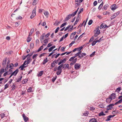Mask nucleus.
<instances>
[{
	"label": "nucleus",
	"instance_id": "052dcab7",
	"mask_svg": "<svg viewBox=\"0 0 122 122\" xmlns=\"http://www.w3.org/2000/svg\"><path fill=\"white\" fill-rule=\"evenodd\" d=\"M64 66H66V68H68L69 67V64H66L64 65H63Z\"/></svg>",
	"mask_w": 122,
	"mask_h": 122
},
{
	"label": "nucleus",
	"instance_id": "39448f33",
	"mask_svg": "<svg viewBox=\"0 0 122 122\" xmlns=\"http://www.w3.org/2000/svg\"><path fill=\"white\" fill-rule=\"evenodd\" d=\"M36 15V9H34L33 10L31 15L30 17V18L31 19L33 18Z\"/></svg>",
	"mask_w": 122,
	"mask_h": 122
},
{
	"label": "nucleus",
	"instance_id": "4be33fe9",
	"mask_svg": "<svg viewBox=\"0 0 122 122\" xmlns=\"http://www.w3.org/2000/svg\"><path fill=\"white\" fill-rule=\"evenodd\" d=\"M56 46H52L51 47L49 48V52H50L53 49L55 48V47Z\"/></svg>",
	"mask_w": 122,
	"mask_h": 122
},
{
	"label": "nucleus",
	"instance_id": "7ed1b4c3",
	"mask_svg": "<svg viewBox=\"0 0 122 122\" xmlns=\"http://www.w3.org/2000/svg\"><path fill=\"white\" fill-rule=\"evenodd\" d=\"M83 0H76L75 1V5L77 7L79 6L81 3L82 1Z\"/></svg>",
	"mask_w": 122,
	"mask_h": 122
},
{
	"label": "nucleus",
	"instance_id": "bf43d9fd",
	"mask_svg": "<svg viewBox=\"0 0 122 122\" xmlns=\"http://www.w3.org/2000/svg\"><path fill=\"white\" fill-rule=\"evenodd\" d=\"M59 27H58L56 28L55 31V33H56L58 32V31L59 30Z\"/></svg>",
	"mask_w": 122,
	"mask_h": 122
},
{
	"label": "nucleus",
	"instance_id": "6e6552de",
	"mask_svg": "<svg viewBox=\"0 0 122 122\" xmlns=\"http://www.w3.org/2000/svg\"><path fill=\"white\" fill-rule=\"evenodd\" d=\"M72 16L70 14H69L66 16V17L65 18V20L64 21H66L68 20L69 19L71 18Z\"/></svg>",
	"mask_w": 122,
	"mask_h": 122
},
{
	"label": "nucleus",
	"instance_id": "6ab92c4d",
	"mask_svg": "<svg viewBox=\"0 0 122 122\" xmlns=\"http://www.w3.org/2000/svg\"><path fill=\"white\" fill-rule=\"evenodd\" d=\"M31 61V59L30 58V57H27V60L26 61L27 62L26 64H29Z\"/></svg>",
	"mask_w": 122,
	"mask_h": 122
},
{
	"label": "nucleus",
	"instance_id": "13d9d810",
	"mask_svg": "<svg viewBox=\"0 0 122 122\" xmlns=\"http://www.w3.org/2000/svg\"><path fill=\"white\" fill-rule=\"evenodd\" d=\"M103 5V2H102V3L99 5L98 8H102Z\"/></svg>",
	"mask_w": 122,
	"mask_h": 122
},
{
	"label": "nucleus",
	"instance_id": "20e7f679",
	"mask_svg": "<svg viewBox=\"0 0 122 122\" xmlns=\"http://www.w3.org/2000/svg\"><path fill=\"white\" fill-rule=\"evenodd\" d=\"M81 67V65L79 63H76L74 65V68L76 70L79 69Z\"/></svg>",
	"mask_w": 122,
	"mask_h": 122
},
{
	"label": "nucleus",
	"instance_id": "4d7b16f0",
	"mask_svg": "<svg viewBox=\"0 0 122 122\" xmlns=\"http://www.w3.org/2000/svg\"><path fill=\"white\" fill-rule=\"evenodd\" d=\"M83 10V8H82L80 10V11H79L78 12V15H79V14Z\"/></svg>",
	"mask_w": 122,
	"mask_h": 122
},
{
	"label": "nucleus",
	"instance_id": "f8f14e48",
	"mask_svg": "<svg viewBox=\"0 0 122 122\" xmlns=\"http://www.w3.org/2000/svg\"><path fill=\"white\" fill-rule=\"evenodd\" d=\"M112 100L114 99L116 97L115 94L114 93L112 94L111 96H109Z\"/></svg>",
	"mask_w": 122,
	"mask_h": 122
},
{
	"label": "nucleus",
	"instance_id": "dca6fc26",
	"mask_svg": "<svg viewBox=\"0 0 122 122\" xmlns=\"http://www.w3.org/2000/svg\"><path fill=\"white\" fill-rule=\"evenodd\" d=\"M64 66L63 64H61L58 66L57 68V70H60L62 71V67Z\"/></svg>",
	"mask_w": 122,
	"mask_h": 122
},
{
	"label": "nucleus",
	"instance_id": "2f4dec72",
	"mask_svg": "<svg viewBox=\"0 0 122 122\" xmlns=\"http://www.w3.org/2000/svg\"><path fill=\"white\" fill-rule=\"evenodd\" d=\"M62 71L60 70H57L56 72V74L57 75H60Z\"/></svg>",
	"mask_w": 122,
	"mask_h": 122
},
{
	"label": "nucleus",
	"instance_id": "774afa93",
	"mask_svg": "<svg viewBox=\"0 0 122 122\" xmlns=\"http://www.w3.org/2000/svg\"><path fill=\"white\" fill-rule=\"evenodd\" d=\"M45 54V53H43L41 54L39 56V57L40 58H41L42 56H44Z\"/></svg>",
	"mask_w": 122,
	"mask_h": 122
},
{
	"label": "nucleus",
	"instance_id": "f03ea898",
	"mask_svg": "<svg viewBox=\"0 0 122 122\" xmlns=\"http://www.w3.org/2000/svg\"><path fill=\"white\" fill-rule=\"evenodd\" d=\"M75 58H74V57H72L69 59V61H72L70 64L71 66H72L74 65L76 61L77 58H76L75 59Z\"/></svg>",
	"mask_w": 122,
	"mask_h": 122
},
{
	"label": "nucleus",
	"instance_id": "a878e982",
	"mask_svg": "<svg viewBox=\"0 0 122 122\" xmlns=\"http://www.w3.org/2000/svg\"><path fill=\"white\" fill-rule=\"evenodd\" d=\"M98 107L100 108H103L104 107V105L103 104H101L98 105Z\"/></svg>",
	"mask_w": 122,
	"mask_h": 122
},
{
	"label": "nucleus",
	"instance_id": "69168bd1",
	"mask_svg": "<svg viewBox=\"0 0 122 122\" xmlns=\"http://www.w3.org/2000/svg\"><path fill=\"white\" fill-rule=\"evenodd\" d=\"M13 53V52L12 51H10L9 53H8V55H11Z\"/></svg>",
	"mask_w": 122,
	"mask_h": 122
},
{
	"label": "nucleus",
	"instance_id": "f3484780",
	"mask_svg": "<svg viewBox=\"0 0 122 122\" xmlns=\"http://www.w3.org/2000/svg\"><path fill=\"white\" fill-rule=\"evenodd\" d=\"M112 100L111 98L110 97H109V96L108 97V98H107L106 99V102L107 103H109L111 102Z\"/></svg>",
	"mask_w": 122,
	"mask_h": 122
},
{
	"label": "nucleus",
	"instance_id": "37998d69",
	"mask_svg": "<svg viewBox=\"0 0 122 122\" xmlns=\"http://www.w3.org/2000/svg\"><path fill=\"white\" fill-rule=\"evenodd\" d=\"M25 63H24V64H23L20 66L19 68H24L26 66H25Z\"/></svg>",
	"mask_w": 122,
	"mask_h": 122
},
{
	"label": "nucleus",
	"instance_id": "1a4fd4ad",
	"mask_svg": "<svg viewBox=\"0 0 122 122\" xmlns=\"http://www.w3.org/2000/svg\"><path fill=\"white\" fill-rule=\"evenodd\" d=\"M18 71L19 70L18 69H16L15 71L11 73V76H12L13 75H14V76H15L16 74L18 73Z\"/></svg>",
	"mask_w": 122,
	"mask_h": 122
},
{
	"label": "nucleus",
	"instance_id": "f704fd0d",
	"mask_svg": "<svg viewBox=\"0 0 122 122\" xmlns=\"http://www.w3.org/2000/svg\"><path fill=\"white\" fill-rule=\"evenodd\" d=\"M13 67H14V65L12 63H11L9 67L10 68L13 69Z\"/></svg>",
	"mask_w": 122,
	"mask_h": 122
},
{
	"label": "nucleus",
	"instance_id": "680f3d73",
	"mask_svg": "<svg viewBox=\"0 0 122 122\" xmlns=\"http://www.w3.org/2000/svg\"><path fill=\"white\" fill-rule=\"evenodd\" d=\"M110 8H116L115 4H113L112 5Z\"/></svg>",
	"mask_w": 122,
	"mask_h": 122
},
{
	"label": "nucleus",
	"instance_id": "2eb2a0df",
	"mask_svg": "<svg viewBox=\"0 0 122 122\" xmlns=\"http://www.w3.org/2000/svg\"><path fill=\"white\" fill-rule=\"evenodd\" d=\"M43 43L44 44H43V46H46V45L48 42V40L47 39H45L43 41Z\"/></svg>",
	"mask_w": 122,
	"mask_h": 122
},
{
	"label": "nucleus",
	"instance_id": "393cba45",
	"mask_svg": "<svg viewBox=\"0 0 122 122\" xmlns=\"http://www.w3.org/2000/svg\"><path fill=\"white\" fill-rule=\"evenodd\" d=\"M43 71H41L39 72V74H38V77L41 76L43 74Z\"/></svg>",
	"mask_w": 122,
	"mask_h": 122
},
{
	"label": "nucleus",
	"instance_id": "603ef678",
	"mask_svg": "<svg viewBox=\"0 0 122 122\" xmlns=\"http://www.w3.org/2000/svg\"><path fill=\"white\" fill-rule=\"evenodd\" d=\"M94 39V38L93 37H92L90 40L89 41V43L91 42V41H92Z\"/></svg>",
	"mask_w": 122,
	"mask_h": 122
},
{
	"label": "nucleus",
	"instance_id": "c85d7f7f",
	"mask_svg": "<svg viewBox=\"0 0 122 122\" xmlns=\"http://www.w3.org/2000/svg\"><path fill=\"white\" fill-rule=\"evenodd\" d=\"M32 88L31 87H30L28 88L27 90V91L28 92H33V91L32 90Z\"/></svg>",
	"mask_w": 122,
	"mask_h": 122
},
{
	"label": "nucleus",
	"instance_id": "e2e57ef3",
	"mask_svg": "<svg viewBox=\"0 0 122 122\" xmlns=\"http://www.w3.org/2000/svg\"><path fill=\"white\" fill-rule=\"evenodd\" d=\"M97 2L96 1H95L93 3V5L94 6H96L97 4Z\"/></svg>",
	"mask_w": 122,
	"mask_h": 122
},
{
	"label": "nucleus",
	"instance_id": "864d4df0",
	"mask_svg": "<svg viewBox=\"0 0 122 122\" xmlns=\"http://www.w3.org/2000/svg\"><path fill=\"white\" fill-rule=\"evenodd\" d=\"M71 26L70 25H69L68 26L66 27V28L64 29V31H66L68 29H69V28Z\"/></svg>",
	"mask_w": 122,
	"mask_h": 122
},
{
	"label": "nucleus",
	"instance_id": "ddd939ff",
	"mask_svg": "<svg viewBox=\"0 0 122 122\" xmlns=\"http://www.w3.org/2000/svg\"><path fill=\"white\" fill-rule=\"evenodd\" d=\"M66 59H64L60 61L58 63V65H60L62 63H65L66 62Z\"/></svg>",
	"mask_w": 122,
	"mask_h": 122
},
{
	"label": "nucleus",
	"instance_id": "58836bf2",
	"mask_svg": "<svg viewBox=\"0 0 122 122\" xmlns=\"http://www.w3.org/2000/svg\"><path fill=\"white\" fill-rule=\"evenodd\" d=\"M66 22H65L62 24L60 26V28H61L62 27H63L64 26L66 25Z\"/></svg>",
	"mask_w": 122,
	"mask_h": 122
},
{
	"label": "nucleus",
	"instance_id": "72a5a7b5",
	"mask_svg": "<svg viewBox=\"0 0 122 122\" xmlns=\"http://www.w3.org/2000/svg\"><path fill=\"white\" fill-rule=\"evenodd\" d=\"M30 35H29V36H28L27 39V41L28 42H29L31 40V39L29 37Z\"/></svg>",
	"mask_w": 122,
	"mask_h": 122
},
{
	"label": "nucleus",
	"instance_id": "de8ad7c7",
	"mask_svg": "<svg viewBox=\"0 0 122 122\" xmlns=\"http://www.w3.org/2000/svg\"><path fill=\"white\" fill-rule=\"evenodd\" d=\"M75 42V41H72L71 43L70 44H69V47H71V46L72 45L74 44Z\"/></svg>",
	"mask_w": 122,
	"mask_h": 122
},
{
	"label": "nucleus",
	"instance_id": "338daca9",
	"mask_svg": "<svg viewBox=\"0 0 122 122\" xmlns=\"http://www.w3.org/2000/svg\"><path fill=\"white\" fill-rule=\"evenodd\" d=\"M104 27V25L103 23L100 26V29Z\"/></svg>",
	"mask_w": 122,
	"mask_h": 122
},
{
	"label": "nucleus",
	"instance_id": "c03bdc74",
	"mask_svg": "<svg viewBox=\"0 0 122 122\" xmlns=\"http://www.w3.org/2000/svg\"><path fill=\"white\" fill-rule=\"evenodd\" d=\"M34 29L33 28H32L30 31V33H31V34L33 33L34 32Z\"/></svg>",
	"mask_w": 122,
	"mask_h": 122
},
{
	"label": "nucleus",
	"instance_id": "b1692460",
	"mask_svg": "<svg viewBox=\"0 0 122 122\" xmlns=\"http://www.w3.org/2000/svg\"><path fill=\"white\" fill-rule=\"evenodd\" d=\"M97 120L95 118L91 119L89 121V122H97Z\"/></svg>",
	"mask_w": 122,
	"mask_h": 122
},
{
	"label": "nucleus",
	"instance_id": "c756f323",
	"mask_svg": "<svg viewBox=\"0 0 122 122\" xmlns=\"http://www.w3.org/2000/svg\"><path fill=\"white\" fill-rule=\"evenodd\" d=\"M47 58L46 57V59L44 60L42 62V64L43 65L45 64L48 61L47 60Z\"/></svg>",
	"mask_w": 122,
	"mask_h": 122
},
{
	"label": "nucleus",
	"instance_id": "423d86ee",
	"mask_svg": "<svg viewBox=\"0 0 122 122\" xmlns=\"http://www.w3.org/2000/svg\"><path fill=\"white\" fill-rule=\"evenodd\" d=\"M22 116L23 118L24 121L25 122H26L28 120V118L24 114H22Z\"/></svg>",
	"mask_w": 122,
	"mask_h": 122
},
{
	"label": "nucleus",
	"instance_id": "8fccbe9b",
	"mask_svg": "<svg viewBox=\"0 0 122 122\" xmlns=\"http://www.w3.org/2000/svg\"><path fill=\"white\" fill-rule=\"evenodd\" d=\"M116 17V16H115V15L114 14V15H112L111 17L110 18L111 20H112L113 19Z\"/></svg>",
	"mask_w": 122,
	"mask_h": 122
},
{
	"label": "nucleus",
	"instance_id": "6e6d98bb",
	"mask_svg": "<svg viewBox=\"0 0 122 122\" xmlns=\"http://www.w3.org/2000/svg\"><path fill=\"white\" fill-rule=\"evenodd\" d=\"M33 54V53H30L28 54L27 55H26V56H32Z\"/></svg>",
	"mask_w": 122,
	"mask_h": 122
},
{
	"label": "nucleus",
	"instance_id": "412c9836",
	"mask_svg": "<svg viewBox=\"0 0 122 122\" xmlns=\"http://www.w3.org/2000/svg\"><path fill=\"white\" fill-rule=\"evenodd\" d=\"M4 72V69L3 68H1L0 71V78L1 77V74Z\"/></svg>",
	"mask_w": 122,
	"mask_h": 122
},
{
	"label": "nucleus",
	"instance_id": "79ce46f5",
	"mask_svg": "<svg viewBox=\"0 0 122 122\" xmlns=\"http://www.w3.org/2000/svg\"><path fill=\"white\" fill-rule=\"evenodd\" d=\"M93 21L92 20H90L88 22V24L89 25H90L92 23Z\"/></svg>",
	"mask_w": 122,
	"mask_h": 122
},
{
	"label": "nucleus",
	"instance_id": "ea45409f",
	"mask_svg": "<svg viewBox=\"0 0 122 122\" xmlns=\"http://www.w3.org/2000/svg\"><path fill=\"white\" fill-rule=\"evenodd\" d=\"M120 11L118 12L115 14H114V15H115V16L116 17L117 16L120 14Z\"/></svg>",
	"mask_w": 122,
	"mask_h": 122
},
{
	"label": "nucleus",
	"instance_id": "49530a36",
	"mask_svg": "<svg viewBox=\"0 0 122 122\" xmlns=\"http://www.w3.org/2000/svg\"><path fill=\"white\" fill-rule=\"evenodd\" d=\"M55 64L53 61V62L51 63V66L52 67H54L55 66Z\"/></svg>",
	"mask_w": 122,
	"mask_h": 122
},
{
	"label": "nucleus",
	"instance_id": "cd10ccee",
	"mask_svg": "<svg viewBox=\"0 0 122 122\" xmlns=\"http://www.w3.org/2000/svg\"><path fill=\"white\" fill-rule=\"evenodd\" d=\"M106 115L105 114L103 113V112H101L100 113H99L98 114L99 116H105Z\"/></svg>",
	"mask_w": 122,
	"mask_h": 122
},
{
	"label": "nucleus",
	"instance_id": "4c0bfd02",
	"mask_svg": "<svg viewBox=\"0 0 122 122\" xmlns=\"http://www.w3.org/2000/svg\"><path fill=\"white\" fill-rule=\"evenodd\" d=\"M121 87H119L116 90V91L117 92H118L121 90Z\"/></svg>",
	"mask_w": 122,
	"mask_h": 122
},
{
	"label": "nucleus",
	"instance_id": "a18cd8bd",
	"mask_svg": "<svg viewBox=\"0 0 122 122\" xmlns=\"http://www.w3.org/2000/svg\"><path fill=\"white\" fill-rule=\"evenodd\" d=\"M97 43L96 41H93L92 44V45L93 46L95 45Z\"/></svg>",
	"mask_w": 122,
	"mask_h": 122
},
{
	"label": "nucleus",
	"instance_id": "bb28decb",
	"mask_svg": "<svg viewBox=\"0 0 122 122\" xmlns=\"http://www.w3.org/2000/svg\"><path fill=\"white\" fill-rule=\"evenodd\" d=\"M83 46H81L79 47L76 48L77 50L78 51H80L83 48Z\"/></svg>",
	"mask_w": 122,
	"mask_h": 122
},
{
	"label": "nucleus",
	"instance_id": "4468645a",
	"mask_svg": "<svg viewBox=\"0 0 122 122\" xmlns=\"http://www.w3.org/2000/svg\"><path fill=\"white\" fill-rule=\"evenodd\" d=\"M45 33H43L42 34L41 36L40 37V40L41 41L44 39V37L45 36Z\"/></svg>",
	"mask_w": 122,
	"mask_h": 122
},
{
	"label": "nucleus",
	"instance_id": "7c9ffc66",
	"mask_svg": "<svg viewBox=\"0 0 122 122\" xmlns=\"http://www.w3.org/2000/svg\"><path fill=\"white\" fill-rule=\"evenodd\" d=\"M43 48V46L42 45L38 49V50L37 51V52H39Z\"/></svg>",
	"mask_w": 122,
	"mask_h": 122
},
{
	"label": "nucleus",
	"instance_id": "0eeeda50",
	"mask_svg": "<svg viewBox=\"0 0 122 122\" xmlns=\"http://www.w3.org/2000/svg\"><path fill=\"white\" fill-rule=\"evenodd\" d=\"M6 60L7 58H6L4 59L3 61L2 64L4 67H5V66L6 64Z\"/></svg>",
	"mask_w": 122,
	"mask_h": 122
},
{
	"label": "nucleus",
	"instance_id": "5701e85b",
	"mask_svg": "<svg viewBox=\"0 0 122 122\" xmlns=\"http://www.w3.org/2000/svg\"><path fill=\"white\" fill-rule=\"evenodd\" d=\"M112 107L110 105H109L107 106V110H109L112 109Z\"/></svg>",
	"mask_w": 122,
	"mask_h": 122
},
{
	"label": "nucleus",
	"instance_id": "5fc2aeb1",
	"mask_svg": "<svg viewBox=\"0 0 122 122\" xmlns=\"http://www.w3.org/2000/svg\"><path fill=\"white\" fill-rule=\"evenodd\" d=\"M12 87L11 90H14L15 88L16 87V86H15V85H14V84L12 86Z\"/></svg>",
	"mask_w": 122,
	"mask_h": 122
},
{
	"label": "nucleus",
	"instance_id": "09e8293b",
	"mask_svg": "<svg viewBox=\"0 0 122 122\" xmlns=\"http://www.w3.org/2000/svg\"><path fill=\"white\" fill-rule=\"evenodd\" d=\"M74 35H73L72 34H71L70 36V38L71 39H72L73 38V37L74 36Z\"/></svg>",
	"mask_w": 122,
	"mask_h": 122
},
{
	"label": "nucleus",
	"instance_id": "0e129e2a",
	"mask_svg": "<svg viewBox=\"0 0 122 122\" xmlns=\"http://www.w3.org/2000/svg\"><path fill=\"white\" fill-rule=\"evenodd\" d=\"M50 34V33H49V32L47 34H46V35H45V37L46 38H47L49 36Z\"/></svg>",
	"mask_w": 122,
	"mask_h": 122
},
{
	"label": "nucleus",
	"instance_id": "9b49d317",
	"mask_svg": "<svg viewBox=\"0 0 122 122\" xmlns=\"http://www.w3.org/2000/svg\"><path fill=\"white\" fill-rule=\"evenodd\" d=\"M79 18L80 17L79 16V15H78L77 17L76 18V20L75 22V23L74 25V26L75 25H76L77 24L78 22L79 21Z\"/></svg>",
	"mask_w": 122,
	"mask_h": 122
},
{
	"label": "nucleus",
	"instance_id": "f257e3e1",
	"mask_svg": "<svg viewBox=\"0 0 122 122\" xmlns=\"http://www.w3.org/2000/svg\"><path fill=\"white\" fill-rule=\"evenodd\" d=\"M93 33L94 34V37H96L98 36L100 33V30L99 29V26L95 29Z\"/></svg>",
	"mask_w": 122,
	"mask_h": 122
},
{
	"label": "nucleus",
	"instance_id": "9d476101",
	"mask_svg": "<svg viewBox=\"0 0 122 122\" xmlns=\"http://www.w3.org/2000/svg\"><path fill=\"white\" fill-rule=\"evenodd\" d=\"M86 55V54L85 53H82V54H79V57L80 59L82 58L83 56H85Z\"/></svg>",
	"mask_w": 122,
	"mask_h": 122
},
{
	"label": "nucleus",
	"instance_id": "aec40b11",
	"mask_svg": "<svg viewBox=\"0 0 122 122\" xmlns=\"http://www.w3.org/2000/svg\"><path fill=\"white\" fill-rule=\"evenodd\" d=\"M38 0H33L32 3L33 5H36L38 3Z\"/></svg>",
	"mask_w": 122,
	"mask_h": 122
},
{
	"label": "nucleus",
	"instance_id": "e433bc0d",
	"mask_svg": "<svg viewBox=\"0 0 122 122\" xmlns=\"http://www.w3.org/2000/svg\"><path fill=\"white\" fill-rule=\"evenodd\" d=\"M57 78V76H56L55 77H53L52 79V82H54L55 80H56Z\"/></svg>",
	"mask_w": 122,
	"mask_h": 122
},
{
	"label": "nucleus",
	"instance_id": "c9c22d12",
	"mask_svg": "<svg viewBox=\"0 0 122 122\" xmlns=\"http://www.w3.org/2000/svg\"><path fill=\"white\" fill-rule=\"evenodd\" d=\"M89 113L88 111H86V112L83 113V115L87 116L88 115Z\"/></svg>",
	"mask_w": 122,
	"mask_h": 122
},
{
	"label": "nucleus",
	"instance_id": "473e14b6",
	"mask_svg": "<svg viewBox=\"0 0 122 122\" xmlns=\"http://www.w3.org/2000/svg\"><path fill=\"white\" fill-rule=\"evenodd\" d=\"M34 46V44L33 43H31L30 44V49H32Z\"/></svg>",
	"mask_w": 122,
	"mask_h": 122
},
{
	"label": "nucleus",
	"instance_id": "a19ab883",
	"mask_svg": "<svg viewBox=\"0 0 122 122\" xmlns=\"http://www.w3.org/2000/svg\"><path fill=\"white\" fill-rule=\"evenodd\" d=\"M95 51H94L90 55V56L91 57L94 56L95 54Z\"/></svg>",
	"mask_w": 122,
	"mask_h": 122
},
{
	"label": "nucleus",
	"instance_id": "3c124183",
	"mask_svg": "<svg viewBox=\"0 0 122 122\" xmlns=\"http://www.w3.org/2000/svg\"><path fill=\"white\" fill-rule=\"evenodd\" d=\"M38 56V54H34L32 56V58L33 59H34L36 58Z\"/></svg>",
	"mask_w": 122,
	"mask_h": 122
},
{
	"label": "nucleus",
	"instance_id": "a211bd4d",
	"mask_svg": "<svg viewBox=\"0 0 122 122\" xmlns=\"http://www.w3.org/2000/svg\"><path fill=\"white\" fill-rule=\"evenodd\" d=\"M79 8H78L74 12H73L72 14H71L72 16H74L76 14Z\"/></svg>",
	"mask_w": 122,
	"mask_h": 122
}]
</instances>
